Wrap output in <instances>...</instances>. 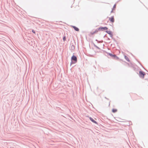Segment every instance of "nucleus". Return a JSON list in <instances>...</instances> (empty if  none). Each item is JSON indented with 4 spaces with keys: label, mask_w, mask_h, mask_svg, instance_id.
<instances>
[{
    "label": "nucleus",
    "mask_w": 148,
    "mask_h": 148,
    "mask_svg": "<svg viewBox=\"0 0 148 148\" xmlns=\"http://www.w3.org/2000/svg\"><path fill=\"white\" fill-rule=\"evenodd\" d=\"M145 75V74L144 72L142 71H140L139 72V75L140 77L143 78Z\"/></svg>",
    "instance_id": "f257e3e1"
},
{
    "label": "nucleus",
    "mask_w": 148,
    "mask_h": 148,
    "mask_svg": "<svg viewBox=\"0 0 148 148\" xmlns=\"http://www.w3.org/2000/svg\"><path fill=\"white\" fill-rule=\"evenodd\" d=\"M109 19L111 23H113L114 22V18L113 16L111 17H109Z\"/></svg>",
    "instance_id": "f03ea898"
},
{
    "label": "nucleus",
    "mask_w": 148,
    "mask_h": 148,
    "mask_svg": "<svg viewBox=\"0 0 148 148\" xmlns=\"http://www.w3.org/2000/svg\"><path fill=\"white\" fill-rule=\"evenodd\" d=\"M71 65L73 64H74V53H73V56L71 58Z\"/></svg>",
    "instance_id": "7ed1b4c3"
},
{
    "label": "nucleus",
    "mask_w": 148,
    "mask_h": 148,
    "mask_svg": "<svg viewBox=\"0 0 148 148\" xmlns=\"http://www.w3.org/2000/svg\"><path fill=\"white\" fill-rule=\"evenodd\" d=\"M108 54L114 58L115 59H118L119 58H118L117 56H116L115 55H112L110 53H109Z\"/></svg>",
    "instance_id": "20e7f679"
},
{
    "label": "nucleus",
    "mask_w": 148,
    "mask_h": 148,
    "mask_svg": "<svg viewBox=\"0 0 148 148\" xmlns=\"http://www.w3.org/2000/svg\"><path fill=\"white\" fill-rule=\"evenodd\" d=\"M108 29V28L106 27H101L99 28V29L100 30H106Z\"/></svg>",
    "instance_id": "39448f33"
},
{
    "label": "nucleus",
    "mask_w": 148,
    "mask_h": 148,
    "mask_svg": "<svg viewBox=\"0 0 148 148\" xmlns=\"http://www.w3.org/2000/svg\"><path fill=\"white\" fill-rule=\"evenodd\" d=\"M89 119H90L92 122H93V123H95V124H97V122H96L91 117H90L89 118Z\"/></svg>",
    "instance_id": "423d86ee"
},
{
    "label": "nucleus",
    "mask_w": 148,
    "mask_h": 148,
    "mask_svg": "<svg viewBox=\"0 0 148 148\" xmlns=\"http://www.w3.org/2000/svg\"><path fill=\"white\" fill-rule=\"evenodd\" d=\"M116 4H114V5L113 8L112 9V10L111 11V13H112L113 12V11L115 10V8H116Z\"/></svg>",
    "instance_id": "0eeeda50"
},
{
    "label": "nucleus",
    "mask_w": 148,
    "mask_h": 148,
    "mask_svg": "<svg viewBox=\"0 0 148 148\" xmlns=\"http://www.w3.org/2000/svg\"><path fill=\"white\" fill-rule=\"evenodd\" d=\"M117 111V110L115 109H112V112L114 113L116 112Z\"/></svg>",
    "instance_id": "6e6552de"
},
{
    "label": "nucleus",
    "mask_w": 148,
    "mask_h": 148,
    "mask_svg": "<svg viewBox=\"0 0 148 148\" xmlns=\"http://www.w3.org/2000/svg\"><path fill=\"white\" fill-rule=\"evenodd\" d=\"M63 41H64L66 40V37L65 36H64L63 37Z\"/></svg>",
    "instance_id": "1a4fd4ad"
},
{
    "label": "nucleus",
    "mask_w": 148,
    "mask_h": 148,
    "mask_svg": "<svg viewBox=\"0 0 148 148\" xmlns=\"http://www.w3.org/2000/svg\"><path fill=\"white\" fill-rule=\"evenodd\" d=\"M75 30L77 31H79V29L78 28L75 27Z\"/></svg>",
    "instance_id": "9d476101"
},
{
    "label": "nucleus",
    "mask_w": 148,
    "mask_h": 148,
    "mask_svg": "<svg viewBox=\"0 0 148 148\" xmlns=\"http://www.w3.org/2000/svg\"><path fill=\"white\" fill-rule=\"evenodd\" d=\"M71 48L72 50H74V45L73 44L71 46Z\"/></svg>",
    "instance_id": "9b49d317"
},
{
    "label": "nucleus",
    "mask_w": 148,
    "mask_h": 148,
    "mask_svg": "<svg viewBox=\"0 0 148 148\" xmlns=\"http://www.w3.org/2000/svg\"><path fill=\"white\" fill-rule=\"evenodd\" d=\"M32 33H33L34 34H36V32H35V31L33 30V29H32Z\"/></svg>",
    "instance_id": "f8f14e48"
},
{
    "label": "nucleus",
    "mask_w": 148,
    "mask_h": 148,
    "mask_svg": "<svg viewBox=\"0 0 148 148\" xmlns=\"http://www.w3.org/2000/svg\"><path fill=\"white\" fill-rule=\"evenodd\" d=\"M77 61V58L75 56V63Z\"/></svg>",
    "instance_id": "ddd939ff"
},
{
    "label": "nucleus",
    "mask_w": 148,
    "mask_h": 148,
    "mask_svg": "<svg viewBox=\"0 0 148 148\" xmlns=\"http://www.w3.org/2000/svg\"><path fill=\"white\" fill-rule=\"evenodd\" d=\"M98 31L97 30H96V31H95V32H93V33H91V34H94V33H97V32Z\"/></svg>",
    "instance_id": "4468645a"
},
{
    "label": "nucleus",
    "mask_w": 148,
    "mask_h": 148,
    "mask_svg": "<svg viewBox=\"0 0 148 148\" xmlns=\"http://www.w3.org/2000/svg\"><path fill=\"white\" fill-rule=\"evenodd\" d=\"M106 32L107 33H108V34H110L109 33V31H106Z\"/></svg>",
    "instance_id": "2eb2a0df"
},
{
    "label": "nucleus",
    "mask_w": 148,
    "mask_h": 148,
    "mask_svg": "<svg viewBox=\"0 0 148 148\" xmlns=\"http://www.w3.org/2000/svg\"><path fill=\"white\" fill-rule=\"evenodd\" d=\"M71 27L74 29V25H71Z\"/></svg>",
    "instance_id": "dca6fc26"
},
{
    "label": "nucleus",
    "mask_w": 148,
    "mask_h": 148,
    "mask_svg": "<svg viewBox=\"0 0 148 148\" xmlns=\"http://www.w3.org/2000/svg\"><path fill=\"white\" fill-rule=\"evenodd\" d=\"M126 59H127V61H129V60H128L127 59V58H126Z\"/></svg>",
    "instance_id": "f3484780"
},
{
    "label": "nucleus",
    "mask_w": 148,
    "mask_h": 148,
    "mask_svg": "<svg viewBox=\"0 0 148 148\" xmlns=\"http://www.w3.org/2000/svg\"><path fill=\"white\" fill-rule=\"evenodd\" d=\"M71 71H72V70H73V69H71Z\"/></svg>",
    "instance_id": "a211bd4d"
},
{
    "label": "nucleus",
    "mask_w": 148,
    "mask_h": 148,
    "mask_svg": "<svg viewBox=\"0 0 148 148\" xmlns=\"http://www.w3.org/2000/svg\"><path fill=\"white\" fill-rule=\"evenodd\" d=\"M126 57H126V56H125V58L126 59Z\"/></svg>",
    "instance_id": "6ab92c4d"
}]
</instances>
